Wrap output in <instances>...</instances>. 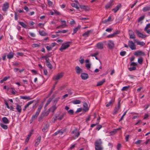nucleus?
<instances>
[{"label":"nucleus","instance_id":"nucleus-1","mask_svg":"<svg viewBox=\"0 0 150 150\" xmlns=\"http://www.w3.org/2000/svg\"><path fill=\"white\" fill-rule=\"evenodd\" d=\"M102 142L101 139H97L94 143L95 150H102L103 147L102 145Z\"/></svg>","mask_w":150,"mask_h":150},{"label":"nucleus","instance_id":"nucleus-2","mask_svg":"<svg viewBox=\"0 0 150 150\" xmlns=\"http://www.w3.org/2000/svg\"><path fill=\"white\" fill-rule=\"evenodd\" d=\"M64 73L63 72H59L57 74L54 76L52 78V79L55 81H57L62 78L63 76Z\"/></svg>","mask_w":150,"mask_h":150},{"label":"nucleus","instance_id":"nucleus-3","mask_svg":"<svg viewBox=\"0 0 150 150\" xmlns=\"http://www.w3.org/2000/svg\"><path fill=\"white\" fill-rule=\"evenodd\" d=\"M129 47L132 50H135L136 49V46L132 40H129L128 42Z\"/></svg>","mask_w":150,"mask_h":150},{"label":"nucleus","instance_id":"nucleus-4","mask_svg":"<svg viewBox=\"0 0 150 150\" xmlns=\"http://www.w3.org/2000/svg\"><path fill=\"white\" fill-rule=\"evenodd\" d=\"M108 48L110 49H113L115 46L114 42L111 40H109L108 42Z\"/></svg>","mask_w":150,"mask_h":150},{"label":"nucleus","instance_id":"nucleus-5","mask_svg":"<svg viewBox=\"0 0 150 150\" xmlns=\"http://www.w3.org/2000/svg\"><path fill=\"white\" fill-rule=\"evenodd\" d=\"M120 101H119L117 105L115 106V108L112 113L113 115H115L118 112L119 109H120Z\"/></svg>","mask_w":150,"mask_h":150},{"label":"nucleus","instance_id":"nucleus-6","mask_svg":"<svg viewBox=\"0 0 150 150\" xmlns=\"http://www.w3.org/2000/svg\"><path fill=\"white\" fill-rule=\"evenodd\" d=\"M70 45L67 44H63L59 49V50L61 52H62L64 50H65L69 47Z\"/></svg>","mask_w":150,"mask_h":150},{"label":"nucleus","instance_id":"nucleus-7","mask_svg":"<svg viewBox=\"0 0 150 150\" xmlns=\"http://www.w3.org/2000/svg\"><path fill=\"white\" fill-rule=\"evenodd\" d=\"M135 32L137 34L138 37L140 38H144L146 37V35H144L139 32V31L137 30H136L135 31Z\"/></svg>","mask_w":150,"mask_h":150},{"label":"nucleus","instance_id":"nucleus-8","mask_svg":"<svg viewBox=\"0 0 150 150\" xmlns=\"http://www.w3.org/2000/svg\"><path fill=\"white\" fill-rule=\"evenodd\" d=\"M75 70L76 73L78 75L81 74L83 71V69L78 66L76 67Z\"/></svg>","mask_w":150,"mask_h":150},{"label":"nucleus","instance_id":"nucleus-9","mask_svg":"<svg viewBox=\"0 0 150 150\" xmlns=\"http://www.w3.org/2000/svg\"><path fill=\"white\" fill-rule=\"evenodd\" d=\"M9 7L8 4L6 2H5L2 6V10L4 11H6Z\"/></svg>","mask_w":150,"mask_h":150},{"label":"nucleus","instance_id":"nucleus-10","mask_svg":"<svg viewBox=\"0 0 150 150\" xmlns=\"http://www.w3.org/2000/svg\"><path fill=\"white\" fill-rule=\"evenodd\" d=\"M128 32L130 38L134 39L135 38V36L134 33L132 30H129Z\"/></svg>","mask_w":150,"mask_h":150},{"label":"nucleus","instance_id":"nucleus-11","mask_svg":"<svg viewBox=\"0 0 150 150\" xmlns=\"http://www.w3.org/2000/svg\"><path fill=\"white\" fill-rule=\"evenodd\" d=\"M41 139V136H39L35 141V144L34 146H37L38 144H40Z\"/></svg>","mask_w":150,"mask_h":150},{"label":"nucleus","instance_id":"nucleus-12","mask_svg":"<svg viewBox=\"0 0 150 150\" xmlns=\"http://www.w3.org/2000/svg\"><path fill=\"white\" fill-rule=\"evenodd\" d=\"M96 47L98 49L102 50L103 48V44L102 42L98 43L96 45Z\"/></svg>","mask_w":150,"mask_h":150},{"label":"nucleus","instance_id":"nucleus-13","mask_svg":"<svg viewBox=\"0 0 150 150\" xmlns=\"http://www.w3.org/2000/svg\"><path fill=\"white\" fill-rule=\"evenodd\" d=\"M49 113V111L48 110L45 112H43L39 117L38 121H40V120L44 116L48 115Z\"/></svg>","mask_w":150,"mask_h":150},{"label":"nucleus","instance_id":"nucleus-14","mask_svg":"<svg viewBox=\"0 0 150 150\" xmlns=\"http://www.w3.org/2000/svg\"><path fill=\"white\" fill-rule=\"evenodd\" d=\"M81 76L83 80H86L88 78V75L86 73L82 72L81 74Z\"/></svg>","mask_w":150,"mask_h":150},{"label":"nucleus","instance_id":"nucleus-15","mask_svg":"<svg viewBox=\"0 0 150 150\" xmlns=\"http://www.w3.org/2000/svg\"><path fill=\"white\" fill-rule=\"evenodd\" d=\"M39 114L38 113V112H36L35 114L33 115L32 116L30 120L31 121L30 123H31L33 120L37 119Z\"/></svg>","mask_w":150,"mask_h":150},{"label":"nucleus","instance_id":"nucleus-16","mask_svg":"<svg viewBox=\"0 0 150 150\" xmlns=\"http://www.w3.org/2000/svg\"><path fill=\"white\" fill-rule=\"evenodd\" d=\"M134 54L135 55L138 56L141 55H144L145 54L142 51L138 50L135 52L134 53Z\"/></svg>","mask_w":150,"mask_h":150},{"label":"nucleus","instance_id":"nucleus-17","mask_svg":"<svg viewBox=\"0 0 150 150\" xmlns=\"http://www.w3.org/2000/svg\"><path fill=\"white\" fill-rule=\"evenodd\" d=\"M79 6L81 9H83L86 11H88L89 9V7L86 5H81Z\"/></svg>","mask_w":150,"mask_h":150},{"label":"nucleus","instance_id":"nucleus-18","mask_svg":"<svg viewBox=\"0 0 150 150\" xmlns=\"http://www.w3.org/2000/svg\"><path fill=\"white\" fill-rule=\"evenodd\" d=\"M21 105H19L18 104H16V109L17 111L19 113H21L22 111Z\"/></svg>","mask_w":150,"mask_h":150},{"label":"nucleus","instance_id":"nucleus-19","mask_svg":"<svg viewBox=\"0 0 150 150\" xmlns=\"http://www.w3.org/2000/svg\"><path fill=\"white\" fill-rule=\"evenodd\" d=\"M60 22L61 24V26H62V28H64L67 26V25L66 22L65 21L61 19L60 20Z\"/></svg>","mask_w":150,"mask_h":150},{"label":"nucleus","instance_id":"nucleus-20","mask_svg":"<svg viewBox=\"0 0 150 150\" xmlns=\"http://www.w3.org/2000/svg\"><path fill=\"white\" fill-rule=\"evenodd\" d=\"M49 126V124L47 123L45 126L43 127L42 129V131L43 132H47L48 130V128Z\"/></svg>","mask_w":150,"mask_h":150},{"label":"nucleus","instance_id":"nucleus-21","mask_svg":"<svg viewBox=\"0 0 150 150\" xmlns=\"http://www.w3.org/2000/svg\"><path fill=\"white\" fill-rule=\"evenodd\" d=\"M81 27V26L80 25H78V26L73 29V33H72V35H73L74 34L76 33L77 31Z\"/></svg>","mask_w":150,"mask_h":150},{"label":"nucleus","instance_id":"nucleus-22","mask_svg":"<svg viewBox=\"0 0 150 150\" xmlns=\"http://www.w3.org/2000/svg\"><path fill=\"white\" fill-rule=\"evenodd\" d=\"M113 5L112 2L111 1H110L105 5V8L106 9H108L110 8Z\"/></svg>","mask_w":150,"mask_h":150},{"label":"nucleus","instance_id":"nucleus-23","mask_svg":"<svg viewBox=\"0 0 150 150\" xmlns=\"http://www.w3.org/2000/svg\"><path fill=\"white\" fill-rule=\"evenodd\" d=\"M91 32V30H88L83 33L82 36L85 38L87 37H88Z\"/></svg>","mask_w":150,"mask_h":150},{"label":"nucleus","instance_id":"nucleus-24","mask_svg":"<svg viewBox=\"0 0 150 150\" xmlns=\"http://www.w3.org/2000/svg\"><path fill=\"white\" fill-rule=\"evenodd\" d=\"M121 7V4H120L117 5L115 8L112 9V11H113L114 13H115Z\"/></svg>","mask_w":150,"mask_h":150},{"label":"nucleus","instance_id":"nucleus-25","mask_svg":"<svg viewBox=\"0 0 150 150\" xmlns=\"http://www.w3.org/2000/svg\"><path fill=\"white\" fill-rule=\"evenodd\" d=\"M83 105L84 108L83 109V111L86 112L88 110V105L86 102H83Z\"/></svg>","mask_w":150,"mask_h":150},{"label":"nucleus","instance_id":"nucleus-26","mask_svg":"<svg viewBox=\"0 0 150 150\" xmlns=\"http://www.w3.org/2000/svg\"><path fill=\"white\" fill-rule=\"evenodd\" d=\"M33 103V101H31L28 103L24 106V108L23 109V110L25 111L26 109L28 108L29 106L31 104Z\"/></svg>","mask_w":150,"mask_h":150},{"label":"nucleus","instance_id":"nucleus-27","mask_svg":"<svg viewBox=\"0 0 150 150\" xmlns=\"http://www.w3.org/2000/svg\"><path fill=\"white\" fill-rule=\"evenodd\" d=\"M150 10V5L146 6L144 7L142 9V11L144 12L149 11Z\"/></svg>","mask_w":150,"mask_h":150},{"label":"nucleus","instance_id":"nucleus-28","mask_svg":"<svg viewBox=\"0 0 150 150\" xmlns=\"http://www.w3.org/2000/svg\"><path fill=\"white\" fill-rule=\"evenodd\" d=\"M105 82V79H103L101 81L98 82L96 84V86H99L102 85Z\"/></svg>","mask_w":150,"mask_h":150},{"label":"nucleus","instance_id":"nucleus-29","mask_svg":"<svg viewBox=\"0 0 150 150\" xmlns=\"http://www.w3.org/2000/svg\"><path fill=\"white\" fill-rule=\"evenodd\" d=\"M13 53L12 52H9L8 54L7 55V57L9 59H11L13 57Z\"/></svg>","mask_w":150,"mask_h":150},{"label":"nucleus","instance_id":"nucleus-30","mask_svg":"<svg viewBox=\"0 0 150 150\" xmlns=\"http://www.w3.org/2000/svg\"><path fill=\"white\" fill-rule=\"evenodd\" d=\"M2 120L3 122L5 124H8L9 122V121L7 118L6 117L2 118Z\"/></svg>","mask_w":150,"mask_h":150},{"label":"nucleus","instance_id":"nucleus-31","mask_svg":"<svg viewBox=\"0 0 150 150\" xmlns=\"http://www.w3.org/2000/svg\"><path fill=\"white\" fill-rule=\"evenodd\" d=\"M57 107L54 105L53 106L51 107L50 108L48 109L49 112L50 111L52 112H53L54 110L57 109Z\"/></svg>","mask_w":150,"mask_h":150},{"label":"nucleus","instance_id":"nucleus-32","mask_svg":"<svg viewBox=\"0 0 150 150\" xmlns=\"http://www.w3.org/2000/svg\"><path fill=\"white\" fill-rule=\"evenodd\" d=\"M39 34L41 36H45L47 35V34L44 32L43 30H39Z\"/></svg>","mask_w":150,"mask_h":150},{"label":"nucleus","instance_id":"nucleus-33","mask_svg":"<svg viewBox=\"0 0 150 150\" xmlns=\"http://www.w3.org/2000/svg\"><path fill=\"white\" fill-rule=\"evenodd\" d=\"M18 23L23 27L25 28H26L27 25L23 22L19 21Z\"/></svg>","mask_w":150,"mask_h":150},{"label":"nucleus","instance_id":"nucleus-34","mask_svg":"<svg viewBox=\"0 0 150 150\" xmlns=\"http://www.w3.org/2000/svg\"><path fill=\"white\" fill-rule=\"evenodd\" d=\"M42 107L43 104H40L38 107L36 112L39 114Z\"/></svg>","mask_w":150,"mask_h":150},{"label":"nucleus","instance_id":"nucleus-35","mask_svg":"<svg viewBox=\"0 0 150 150\" xmlns=\"http://www.w3.org/2000/svg\"><path fill=\"white\" fill-rule=\"evenodd\" d=\"M57 81H56L55 83L54 84L52 88L51 89V91H50V92L49 93V96L52 93L53 91H54V88L55 86V85L57 84Z\"/></svg>","mask_w":150,"mask_h":150},{"label":"nucleus","instance_id":"nucleus-36","mask_svg":"<svg viewBox=\"0 0 150 150\" xmlns=\"http://www.w3.org/2000/svg\"><path fill=\"white\" fill-rule=\"evenodd\" d=\"M117 132L116 130H115V129H114L112 131L110 132H109V134H110V135H113L116 134Z\"/></svg>","mask_w":150,"mask_h":150},{"label":"nucleus","instance_id":"nucleus-37","mask_svg":"<svg viewBox=\"0 0 150 150\" xmlns=\"http://www.w3.org/2000/svg\"><path fill=\"white\" fill-rule=\"evenodd\" d=\"M0 125L1 127L4 129H6L8 128V127L6 125H4L2 123H1Z\"/></svg>","mask_w":150,"mask_h":150},{"label":"nucleus","instance_id":"nucleus-38","mask_svg":"<svg viewBox=\"0 0 150 150\" xmlns=\"http://www.w3.org/2000/svg\"><path fill=\"white\" fill-rule=\"evenodd\" d=\"M81 101L79 100H76L72 102V103L74 104H78L81 103Z\"/></svg>","mask_w":150,"mask_h":150},{"label":"nucleus","instance_id":"nucleus-39","mask_svg":"<svg viewBox=\"0 0 150 150\" xmlns=\"http://www.w3.org/2000/svg\"><path fill=\"white\" fill-rule=\"evenodd\" d=\"M137 45H141L142 46H144L145 45V43L143 42H140V41H137Z\"/></svg>","mask_w":150,"mask_h":150},{"label":"nucleus","instance_id":"nucleus-40","mask_svg":"<svg viewBox=\"0 0 150 150\" xmlns=\"http://www.w3.org/2000/svg\"><path fill=\"white\" fill-rule=\"evenodd\" d=\"M71 6L72 7L75 8L77 9H79V8L78 5L75 3H72L71 4Z\"/></svg>","mask_w":150,"mask_h":150},{"label":"nucleus","instance_id":"nucleus-41","mask_svg":"<svg viewBox=\"0 0 150 150\" xmlns=\"http://www.w3.org/2000/svg\"><path fill=\"white\" fill-rule=\"evenodd\" d=\"M46 63V65L47 67L50 69H51L52 67L51 63L50 62L47 63Z\"/></svg>","mask_w":150,"mask_h":150},{"label":"nucleus","instance_id":"nucleus-42","mask_svg":"<svg viewBox=\"0 0 150 150\" xmlns=\"http://www.w3.org/2000/svg\"><path fill=\"white\" fill-rule=\"evenodd\" d=\"M129 87L130 86H124L122 88L121 90L122 91H127L129 89Z\"/></svg>","mask_w":150,"mask_h":150},{"label":"nucleus","instance_id":"nucleus-43","mask_svg":"<svg viewBox=\"0 0 150 150\" xmlns=\"http://www.w3.org/2000/svg\"><path fill=\"white\" fill-rule=\"evenodd\" d=\"M144 16H142L139 17L138 20V22H140L141 21H142L144 18Z\"/></svg>","mask_w":150,"mask_h":150},{"label":"nucleus","instance_id":"nucleus-44","mask_svg":"<svg viewBox=\"0 0 150 150\" xmlns=\"http://www.w3.org/2000/svg\"><path fill=\"white\" fill-rule=\"evenodd\" d=\"M127 112V110H126L124 112V113H123V114L122 116L121 117L120 119L119 120V122H120L121 120H122L124 118V117L125 116V115L126 114Z\"/></svg>","mask_w":150,"mask_h":150},{"label":"nucleus","instance_id":"nucleus-45","mask_svg":"<svg viewBox=\"0 0 150 150\" xmlns=\"http://www.w3.org/2000/svg\"><path fill=\"white\" fill-rule=\"evenodd\" d=\"M136 67H132L128 68L129 70L130 71H132L136 69Z\"/></svg>","mask_w":150,"mask_h":150},{"label":"nucleus","instance_id":"nucleus-46","mask_svg":"<svg viewBox=\"0 0 150 150\" xmlns=\"http://www.w3.org/2000/svg\"><path fill=\"white\" fill-rule=\"evenodd\" d=\"M40 45L38 44L34 43L32 45V46L33 47H36L40 46Z\"/></svg>","mask_w":150,"mask_h":150},{"label":"nucleus","instance_id":"nucleus-47","mask_svg":"<svg viewBox=\"0 0 150 150\" xmlns=\"http://www.w3.org/2000/svg\"><path fill=\"white\" fill-rule=\"evenodd\" d=\"M126 53V52L125 51H121L120 53V54L121 56H123L125 55Z\"/></svg>","mask_w":150,"mask_h":150},{"label":"nucleus","instance_id":"nucleus-48","mask_svg":"<svg viewBox=\"0 0 150 150\" xmlns=\"http://www.w3.org/2000/svg\"><path fill=\"white\" fill-rule=\"evenodd\" d=\"M114 36H115V35H114V33H113L112 34L108 35H107V37L108 38H113V37H114Z\"/></svg>","mask_w":150,"mask_h":150},{"label":"nucleus","instance_id":"nucleus-49","mask_svg":"<svg viewBox=\"0 0 150 150\" xmlns=\"http://www.w3.org/2000/svg\"><path fill=\"white\" fill-rule=\"evenodd\" d=\"M112 102V100H110L108 103L106 104V106L107 107H108L110 106Z\"/></svg>","mask_w":150,"mask_h":150},{"label":"nucleus","instance_id":"nucleus-50","mask_svg":"<svg viewBox=\"0 0 150 150\" xmlns=\"http://www.w3.org/2000/svg\"><path fill=\"white\" fill-rule=\"evenodd\" d=\"M64 114H62L57 119L59 120H62L63 118Z\"/></svg>","mask_w":150,"mask_h":150},{"label":"nucleus","instance_id":"nucleus-51","mask_svg":"<svg viewBox=\"0 0 150 150\" xmlns=\"http://www.w3.org/2000/svg\"><path fill=\"white\" fill-rule=\"evenodd\" d=\"M99 54V52H96L95 53H94L93 54H91V56L92 57H95L97 55H98Z\"/></svg>","mask_w":150,"mask_h":150},{"label":"nucleus","instance_id":"nucleus-52","mask_svg":"<svg viewBox=\"0 0 150 150\" xmlns=\"http://www.w3.org/2000/svg\"><path fill=\"white\" fill-rule=\"evenodd\" d=\"M142 61L143 59L142 58H139L138 59V62L140 64H141L142 62Z\"/></svg>","mask_w":150,"mask_h":150},{"label":"nucleus","instance_id":"nucleus-53","mask_svg":"<svg viewBox=\"0 0 150 150\" xmlns=\"http://www.w3.org/2000/svg\"><path fill=\"white\" fill-rule=\"evenodd\" d=\"M50 57V56L49 55H47V56L45 58V59L46 60V63H47V62H50L49 61V59L48 58V57Z\"/></svg>","mask_w":150,"mask_h":150},{"label":"nucleus","instance_id":"nucleus-54","mask_svg":"<svg viewBox=\"0 0 150 150\" xmlns=\"http://www.w3.org/2000/svg\"><path fill=\"white\" fill-rule=\"evenodd\" d=\"M84 60L82 58V57H81L80 58V59L79 60L80 63L81 64H82L84 62Z\"/></svg>","mask_w":150,"mask_h":150},{"label":"nucleus","instance_id":"nucleus-55","mask_svg":"<svg viewBox=\"0 0 150 150\" xmlns=\"http://www.w3.org/2000/svg\"><path fill=\"white\" fill-rule=\"evenodd\" d=\"M149 28H150V23H148L146 25V26L144 29V30H145L147 29H148Z\"/></svg>","mask_w":150,"mask_h":150},{"label":"nucleus","instance_id":"nucleus-56","mask_svg":"<svg viewBox=\"0 0 150 150\" xmlns=\"http://www.w3.org/2000/svg\"><path fill=\"white\" fill-rule=\"evenodd\" d=\"M68 112L70 115H72L74 113V111L72 110L71 109L68 111Z\"/></svg>","mask_w":150,"mask_h":150},{"label":"nucleus","instance_id":"nucleus-57","mask_svg":"<svg viewBox=\"0 0 150 150\" xmlns=\"http://www.w3.org/2000/svg\"><path fill=\"white\" fill-rule=\"evenodd\" d=\"M29 98L28 97L26 96H20V98L23 99H26Z\"/></svg>","mask_w":150,"mask_h":150},{"label":"nucleus","instance_id":"nucleus-58","mask_svg":"<svg viewBox=\"0 0 150 150\" xmlns=\"http://www.w3.org/2000/svg\"><path fill=\"white\" fill-rule=\"evenodd\" d=\"M29 34L32 37H35V35L33 33L30 32L29 33Z\"/></svg>","mask_w":150,"mask_h":150},{"label":"nucleus","instance_id":"nucleus-59","mask_svg":"<svg viewBox=\"0 0 150 150\" xmlns=\"http://www.w3.org/2000/svg\"><path fill=\"white\" fill-rule=\"evenodd\" d=\"M18 15H17V13L16 12H15L14 13V18L15 20H17L18 19Z\"/></svg>","mask_w":150,"mask_h":150},{"label":"nucleus","instance_id":"nucleus-60","mask_svg":"<svg viewBox=\"0 0 150 150\" xmlns=\"http://www.w3.org/2000/svg\"><path fill=\"white\" fill-rule=\"evenodd\" d=\"M91 65L89 63H87L86 65V67L87 69H89L90 68Z\"/></svg>","mask_w":150,"mask_h":150},{"label":"nucleus","instance_id":"nucleus-61","mask_svg":"<svg viewBox=\"0 0 150 150\" xmlns=\"http://www.w3.org/2000/svg\"><path fill=\"white\" fill-rule=\"evenodd\" d=\"M47 3L49 5L51 6L52 4V3L50 0H47Z\"/></svg>","mask_w":150,"mask_h":150},{"label":"nucleus","instance_id":"nucleus-62","mask_svg":"<svg viewBox=\"0 0 150 150\" xmlns=\"http://www.w3.org/2000/svg\"><path fill=\"white\" fill-rule=\"evenodd\" d=\"M137 65V64L136 63H135L134 62H131L130 64V66H133L134 67L136 66Z\"/></svg>","mask_w":150,"mask_h":150},{"label":"nucleus","instance_id":"nucleus-63","mask_svg":"<svg viewBox=\"0 0 150 150\" xmlns=\"http://www.w3.org/2000/svg\"><path fill=\"white\" fill-rule=\"evenodd\" d=\"M112 30V28H108L105 30V31L107 32H110Z\"/></svg>","mask_w":150,"mask_h":150},{"label":"nucleus","instance_id":"nucleus-64","mask_svg":"<svg viewBox=\"0 0 150 150\" xmlns=\"http://www.w3.org/2000/svg\"><path fill=\"white\" fill-rule=\"evenodd\" d=\"M16 54L17 55H18V56H22L23 54V53L22 52H18L17 53H16Z\"/></svg>","mask_w":150,"mask_h":150}]
</instances>
